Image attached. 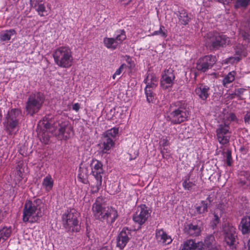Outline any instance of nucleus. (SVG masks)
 <instances>
[{"instance_id": "1", "label": "nucleus", "mask_w": 250, "mask_h": 250, "mask_svg": "<svg viewBox=\"0 0 250 250\" xmlns=\"http://www.w3.org/2000/svg\"><path fill=\"white\" fill-rule=\"evenodd\" d=\"M39 126L44 127L43 131L38 133V136L41 141L45 144L49 142L50 139L47 130L60 140H66L72 134V128L66 122H55L54 120L45 118L40 122Z\"/></svg>"}, {"instance_id": "2", "label": "nucleus", "mask_w": 250, "mask_h": 250, "mask_svg": "<svg viewBox=\"0 0 250 250\" xmlns=\"http://www.w3.org/2000/svg\"><path fill=\"white\" fill-rule=\"evenodd\" d=\"M101 199H97L92 206L93 215L96 219L108 224L113 223L118 217L116 209L111 207L106 206L100 202Z\"/></svg>"}, {"instance_id": "3", "label": "nucleus", "mask_w": 250, "mask_h": 250, "mask_svg": "<svg viewBox=\"0 0 250 250\" xmlns=\"http://www.w3.org/2000/svg\"><path fill=\"white\" fill-rule=\"evenodd\" d=\"M44 205L40 199L26 201L23 210L22 220L24 222L34 223L42 215Z\"/></svg>"}, {"instance_id": "4", "label": "nucleus", "mask_w": 250, "mask_h": 250, "mask_svg": "<svg viewBox=\"0 0 250 250\" xmlns=\"http://www.w3.org/2000/svg\"><path fill=\"white\" fill-rule=\"evenodd\" d=\"M189 117V111L187 105L178 102L170 105L166 118L172 124H178L187 121Z\"/></svg>"}, {"instance_id": "5", "label": "nucleus", "mask_w": 250, "mask_h": 250, "mask_svg": "<svg viewBox=\"0 0 250 250\" xmlns=\"http://www.w3.org/2000/svg\"><path fill=\"white\" fill-rule=\"evenodd\" d=\"M55 62L60 67L68 68L73 63V57L71 49L62 46L57 48L53 54Z\"/></svg>"}, {"instance_id": "6", "label": "nucleus", "mask_w": 250, "mask_h": 250, "mask_svg": "<svg viewBox=\"0 0 250 250\" xmlns=\"http://www.w3.org/2000/svg\"><path fill=\"white\" fill-rule=\"evenodd\" d=\"M79 213L71 208L65 211L62 216L63 226L67 232H78L80 229L78 219Z\"/></svg>"}, {"instance_id": "7", "label": "nucleus", "mask_w": 250, "mask_h": 250, "mask_svg": "<svg viewBox=\"0 0 250 250\" xmlns=\"http://www.w3.org/2000/svg\"><path fill=\"white\" fill-rule=\"evenodd\" d=\"M230 43V39L226 35L217 32H209L207 35L206 45L211 50H216L225 47Z\"/></svg>"}, {"instance_id": "8", "label": "nucleus", "mask_w": 250, "mask_h": 250, "mask_svg": "<svg viewBox=\"0 0 250 250\" xmlns=\"http://www.w3.org/2000/svg\"><path fill=\"white\" fill-rule=\"evenodd\" d=\"M21 117V111L17 108H13L8 111L4 122V126L9 134H13L19 125Z\"/></svg>"}, {"instance_id": "9", "label": "nucleus", "mask_w": 250, "mask_h": 250, "mask_svg": "<svg viewBox=\"0 0 250 250\" xmlns=\"http://www.w3.org/2000/svg\"><path fill=\"white\" fill-rule=\"evenodd\" d=\"M44 96L40 93L37 92L30 95L26 102V110L27 113L33 116L37 113L44 102Z\"/></svg>"}, {"instance_id": "10", "label": "nucleus", "mask_w": 250, "mask_h": 250, "mask_svg": "<svg viewBox=\"0 0 250 250\" xmlns=\"http://www.w3.org/2000/svg\"><path fill=\"white\" fill-rule=\"evenodd\" d=\"M217 61L215 56L209 55L200 58L196 63L197 70L204 73L211 69Z\"/></svg>"}, {"instance_id": "11", "label": "nucleus", "mask_w": 250, "mask_h": 250, "mask_svg": "<svg viewBox=\"0 0 250 250\" xmlns=\"http://www.w3.org/2000/svg\"><path fill=\"white\" fill-rule=\"evenodd\" d=\"M151 211L145 205H141L137 208L134 214L133 219L140 225L144 224L150 216Z\"/></svg>"}, {"instance_id": "12", "label": "nucleus", "mask_w": 250, "mask_h": 250, "mask_svg": "<svg viewBox=\"0 0 250 250\" xmlns=\"http://www.w3.org/2000/svg\"><path fill=\"white\" fill-rule=\"evenodd\" d=\"M217 139L221 145H226L229 143L230 132L229 125L224 123L219 125L216 131Z\"/></svg>"}, {"instance_id": "13", "label": "nucleus", "mask_w": 250, "mask_h": 250, "mask_svg": "<svg viewBox=\"0 0 250 250\" xmlns=\"http://www.w3.org/2000/svg\"><path fill=\"white\" fill-rule=\"evenodd\" d=\"M126 39V35L124 30H120L119 34L116 35V38H107L104 39V45L108 49L114 50L117 48L119 44L121 43Z\"/></svg>"}, {"instance_id": "14", "label": "nucleus", "mask_w": 250, "mask_h": 250, "mask_svg": "<svg viewBox=\"0 0 250 250\" xmlns=\"http://www.w3.org/2000/svg\"><path fill=\"white\" fill-rule=\"evenodd\" d=\"M223 231L225 236V240L228 245H234L237 234L236 229L230 224H225L223 228Z\"/></svg>"}, {"instance_id": "15", "label": "nucleus", "mask_w": 250, "mask_h": 250, "mask_svg": "<svg viewBox=\"0 0 250 250\" xmlns=\"http://www.w3.org/2000/svg\"><path fill=\"white\" fill-rule=\"evenodd\" d=\"M131 231L127 228H124L116 238V246L120 249H123L131 238Z\"/></svg>"}, {"instance_id": "16", "label": "nucleus", "mask_w": 250, "mask_h": 250, "mask_svg": "<svg viewBox=\"0 0 250 250\" xmlns=\"http://www.w3.org/2000/svg\"><path fill=\"white\" fill-rule=\"evenodd\" d=\"M175 75L172 69L166 70L161 79V85L164 89L171 87L173 84Z\"/></svg>"}, {"instance_id": "17", "label": "nucleus", "mask_w": 250, "mask_h": 250, "mask_svg": "<svg viewBox=\"0 0 250 250\" xmlns=\"http://www.w3.org/2000/svg\"><path fill=\"white\" fill-rule=\"evenodd\" d=\"M30 5L40 16L48 15L44 0H30Z\"/></svg>"}, {"instance_id": "18", "label": "nucleus", "mask_w": 250, "mask_h": 250, "mask_svg": "<svg viewBox=\"0 0 250 250\" xmlns=\"http://www.w3.org/2000/svg\"><path fill=\"white\" fill-rule=\"evenodd\" d=\"M91 173L95 179H102L104 172L102 163L97 160H93L91 163Z\"/></svg>"}, {"instance_id": "19", "label": "nucleus", "mask_w": 250, "mask_h": 250, "mask_svg": "<svg viewBox=\"0 0 250 250\" xmlns=\"http://www.w3.org/2000/svg\"><path fill=\"white\" fill-rule=\"evenodd\" d=\"M155 237L157 241L162 244L167 245L170 244L172 239L168 235L163 229H157L155 232Z\"/></svg>"}, {"instance_id": "20", "label": "nucleus", "mask_w": 250, "mask_h": 250, "mask_svg": "<svg viewBox=\"0 0 250 250\" xmlns=\"http://www.w3.org/2000/svg\"><path fill=\"white\" fill-rule=\"evenodd\" d=\"M209 87L208 85L200 84L195 90V94L200 99L206 101L209 95Z\"/></svg>"}, {"instance_id": "21", "label": "nucleus", "mask_w": 250, "mask_h": 250, "mask_svg": "<svg viewBox=\"0 0 250 250\" xmlns=\"http://www.w3.org/2000/svg\"><path fill=\"white\" fill-rule=\"evenodd\" d=\"M203 247V242H196L192 239H189L184 243L183 247L181 250H202Z\"/></svg>"}, {"instance_id": "22", "label": "nucleus", "mask_w": 250, "mask_h": 250, "mask_svg": "<svg viewBox=\"0 0 250 250\" xmlns=\"http://www.w3.org/2000/svg\"><path fill=\"white\" fill-rule=\"evenodd\" d=\"M144 82L146 84L145 89L153 90L158 84V78L153 74H148Z\"/></svg>"}, {"instance_id": "23", "label": "nucleus", "mask_w": 250, "mask_h": 250, "mask_svg": "<svg viewBox=\"0 0 250 250\" xmlns=\"http://www.w3.org/2000/svg\"><path fill=\"white\" fill-rule=\"evenodd\" d=\"M200 231V228L198 225L192 224L187 225L184 228V232L192 236H198Z\"/></svg>"}, {"instance_id": "24", "label": "nucleus", "mask_w": 250, "mask_h": 250, "mask_svg": "<svg viewBox=\"0 0 250 250\" xmlns=\"http://www.w3.org/2000/svg\"><path fill=\"white\" fill-rule=\"evenodd\" d=\"M103 152L107 153V151L114 146V140L104 135H103L102 139Z\"/></svg>"}, {"instance_id": "25", "label": "nucleus", "mask_w": 250, "mask_h": 250, "mask_svg": "<svg viewBox=\"0 0 250 250\" xmlns=\"http://www.w3.org/2000/svg\"><path fill=\"white\" fill-rule=\"evenodd\" d=\"M203 244L202 250H204L206 247L208 250H217L215 246L214 237L212 235L208 236L205 240V243Z\"/></svg>"}, {"instance_id": "26", "label": "nucleus", "mask_w": 250, "mask_h": 250, "mask_svg": "<svg viewBox=\"0 0 250 250\" xmlns=\"http://www.w3.org/2000/svg\"><path fill=\"white\" fill-rule=\"evenodd\" d=\"M243 234H246L250 232V217H245L242 219L239 226Z\"/></svg>"}, {"instance_id": "27", "label": "nucleus", "mask_w": 250, "mask_h": 250, "mask_svg": "<svg viewBox=\"0 0 250 250\" xmlns=\"http://www.w3.org/2000/svg\"><path fill=\"white\" fill-rule=\"evenodd\" d=\"M241 176L238 183L239 185L245 188L250 189V174L244 172Z\"/></svg>"}, {"instance_id": "28", "label": "nucleus", "mask_w": 250, "mask_h": 250, "mask_svg": "<svg viewBox=\"0 0 250 250\" xmlns=\"http://www.w3.org/2000/svg\"><path fill=\"white\" fill-rule=\"evenodd\" d=\"M89 175L88 168L87 167H80L78 177L81 182L85 184L87 183V177Z\"/></svg>"}, {"instance_id": "29", "label": "nucleus", "mask_w": 250, "mask_h": 250, "mask_svg": "<svg viewBox=\"0 0 250 250\" xmlns=\"http://www.w3.org/2000/svg\"><path fill=\"white\" fill-rule=\"evenodd\" d=\"M54 184L53 180L50 175H48L43 180L42 186L46 191H50L52 189Z\"/></svg>"}, {"instance_id": "30", "label": "nucleus", "mask_w": 250, "mask_h": 250, "mask_svg": "<svg viewBox=\"0 0 250 250\" xmlns=\"http://www.w3.org/2000/svg\"><path fill=\"white\" fill-rule=\"evenodd\" d=\"M178 18L181 23L184 25L188 24L190 20L188 13L184 9L179 11Z\"/></svg>"}, {"instance_id": "31", "label": "nucleus", "mask_w": 250, "mask_h": 250, "mask_svg": "<svg viewBox=\"0 0 250 250\" xmlns=\"http://www.w3.org/2000/svg\"><path fill=\"white\" fill-rule=\"evenodd\" d=\"M16 34L14 29H10L2 32L0 35V40L1 41H7L10 40L11 36Z\"/></svg>"}, {"instance_id": "32", "label": "nucleus", "mask_w": 250, "mask_h": 250, "mask_svg": "<svg viewBox=\"0 0 250 250\" xmlns=\"http://www.w3.org/2000/svg\"><path fill=\"white\" fill-rule=\"evenodd\" d=\"M196 212L199 214H203L208 211V204L202 201L199 205L195 206Z\"/></svg>"}, {"instance_id": "33", "label": "nucleus", "mask_w": 250, "mask_h": 250, "mask_svg": "<svg viewBox=\"0 0 250 250\" xmlns=\"http://www.w3.org/2000/svg\"><path fill=\"white\" fill-rule=\"evenodd\" d=\"M11 228L10 227H3L2 229H0V236L2 240H6L11 234Z\"/></svg>"}, {"instance_id": "34", "label": "nucleus", "mask_w": 250, "mask_h": 250, "mask_svg": "<svg viewBox=\"0 0 250 250\" xmlns=\"http://www.w3.org/2000/svg\"><path fill=\"white\" fill-rule=\"evenodd\" d=\"M235 74V72L234 71H231L224 77L223 80V84L225 87H227L228 84L234 80Z\"/></svg>"}, {"instance_id": "35", "label": "nucleus", "mask_w": 250, "mask_h": 250, "mask_svg": "<svg viewBox=\"0 0 250 250\" xmlns=\"http://www.w3.org/2000/svg\"><path fill=\"white\" fill-rule=\"evenodd\" d=\"M119 132V129L117 127H113L110 129L107 130L104 135L112 138L114 140L117 136Z\"/></svg>"}, {"instance_id": "36", "label": "nucleus", "mask_w": 250, "mask_h": 250, "mask_svg": "<svg viewBox=\"0 0 250 250\" xmlns=\"http://www.w3.org/2000/svg\"><path fill=\"white\" fill-rule=\"evenodd\" d=\"M194 182H191L189 180V178L185 179L183 183L182 186L185 190H190L194 189L195 186Z\"/></svg>"}, {"instance_id": "37", "label": "nucleus", "mask_w": 250, "mask_h": 250, "mask_svg": "<svg viewBox=\"0 0 250 250\" xmlns=\"http://www.w3.org/2000/svg\"><path fill=\"white\" fill-rule=\"evenodd\" d=\"M250 3V0H236L234 7L235 8H246Z\"/></svg>"}, {"instance_id": "38", "label": "nucleus", "mask_w": 250, "mask_h": 250, "mask_svg": "<svg viewBox=\"0 0 250 250\" xmlns=\"http://www.w3.org/2000/svg\"><path fill=\"white\" fill-rule=\"evenodd\" d=\"M235 50L236 54L240 56L245 57L246 56V47L244 45L238 44L236 46Z\"/></svg>"}, {"instance_id": "39", "label": "nucleus", "mask_w": 250, "mask_h": 250, "mask_svg": "<svg viewBox=\"0 0 250 250\" xmlns=\"http://www.w3.org/2000/svg\"><path fill=\"white\" fill-rule=\"evenodd\" d=\"M95 185L91 186V192L92 193L98 192L102 186V179H95Z\"/></svg>"}, {"instance_id": "40", "label": "nucleus", "mask_w": 250, "mask_h": 250, "mask_svg": "<svg viewBox=\"0 0 250 250\" xmlns=\"http://www.w3.org/2000/svg\"><path fill=\"white\" fill-rule=\"evenodd\" d=\"M152 36L155 35H160L163 38H165L167 36V30H165L164 26H160V29L159 30L154 31L152 34Z\"/></svg>"}, {"instance_id": "41", "label": "nucleus", "mask_w": 250, "mask_h": 250, "mask_svg": "<svg viewBox=\"0 0 250 250\" xmlns=\"http://www.w3.org/2000/svg\"><path fill=\"white\" fill-rule=\"evenodd\" d=\"M145 90L147 101L149 103H153L154 100V95L152 91L153 90H150L148 89Z\"/></svg>"}, {"instance_id": "42", "label": "nucleus", "mask_w": 250, "mask_h": 250, "mask_svg": "<svg viewBox=\"0 0 250 250\" xmlns=\"http://www.w3.org/2000/svg\"><path fill=\"white\" fill-rule=\"evenodd\" d=\"M226 163L228 166H230L232 163L231 152L230 150L228 149L226 152Z\"/></svg>"}, {"instance_id": "43", "label": "nucleus", "mask_w": 250, "mask_h": 250, "mask_svg": "<svg viewBox=\"0 0 250 250\" xmlns=\"http://www.w3.org/2000/svg\"><path fill=\"white\" fill-rule=\"evenodd\" d=\"M19 153L23 156H27L29 152L26 149V146L25 145H22L19 150Z\"/></svg>"}, {"instance_id": "44", "label": "nucleus", "mask_w": 250, "mask_h": 250, "mask_svg": "<svg viewBox=\"0 0 250 250\" xmlns=\"http://www.w3.org/2000/svg\"><path fill=\"white\" fill-rule=\"evenodd\" d=\"M218 209H216L213 213V218L212 219L213 224L215 226L218 224L220 220V216L218 215Z\"/></svg>"}, {"instance_id": "45", "label": "nucleus", "mask_w": 250, "mask_h": 250, "mask_svg": "<svg viewBox=\"0 0 250 250\" xmlns=\"http://www.w3.org/2000/svg\"><path fill=\"white\" fill-rule=\"evenodd\" d=\"M125 64H122L120 67L116 71L115 73L113 75L112 78L113 79H115L116 76L117 75H120L122 71V70L125 67Z\"/></svg>"}, {"instance_id": "46", "label": "nucleus", "mask_w": 250, "mask_h": 250, "mask_svg": "<svg viewBox=\"0 0 250 250\" xmlns=\"http://www.w3.org/2000/svg\"><path fill=\"white\" fill-rule=\"evenodd\" d=\"M168 140L167 138H162L160 142V146H168Z\"/></svg>"}, {"instance_id": "47", "label": "nucleus", "mask_w": 250, "mask_h": 250, "mask_svg": "<svg viewBox=\"0 0 250 250\" xmlns=\"http://www.w3.org/2000/svg\"><path fill=\"white\" fill-rule=\"evenodd\" d=\"M241 36L243 38V39L245 40L246 42H247L248 43L250 42V39L249 38V34L248 33L243 31L241 32Z\"/></svg>"}, {"instance_id": "48", "label": "nucleus", "mask_w": 250, "mask_h": 250, "mask_svg": "<svg viewBox=\"0 0 250 250\" xmlns=\"http://www.w3.org/2000/svg\"><path fill=\"white\" fill-rule=\"evenodd\" d=\"M244 121L246 123L250 124V110L245 115Z\"/></svg>"}, {"instance_id": "49", "label": "nucleus", "mask_w": 250, "mask_h": 250, "mask_svg": "<svg viewBox=\"0 0 250 250\" xmlns=\"http://www.w3.org/2000/svg\"><path fill=\"white\" fill-rule=\"evenodd\" d=\"M160 151L161 153L162 154L163 157H165V155L167 156V153H168L167 151V149L166 148V147L164 146H160Z\"/></svg>"}, {"instance_id": "50", "label": "nucleus", "mask_w": 250, "mask_h": 250, "mask_svg": "<svg viewBox=\"0 0 250 250\" xmlns=\"http://www.w3.org/2000/svg\"><path fill=\"white\" fill-rule=\"evenodd\" d=\"M245 89L244 88H238L235 91V95L237 96H240L241 94H242L245 91Z\"/></svg>"}, {"instance_id": "51", "label": "nucleus", "mask_w": 250, "mask_h": 250, "mask_svg": "<svg viewBox=\"0 0 250 250\" xmlns=\"http://www.w3.org/2000/svg\"><path fill=\"white\" fill-rule=\"evenodd\" d=\"M80 108V104L79 103H75L73 105L72 109L78 112Z\"/></svg>"}, {"instance_id": "52", "label": "nucleus", "mask_w": 250, "mask_h": 250, "mask_svg": "<svg viewBox=\"0 0 250 250\" xmlns=\"http://www.w3.org/2000/svg\"><path fill=\"white\" fill-rule=\"evenodd\" d=\"M218 0L219 2H222L223 3H229L232 0Z\"/></svg>"}, {"instance_id": "53", "label": "nucleus", "mask_w": 250, "mask_h": 250, "mask_svg": "<svg viewBox=\"0 0 250 250\" xmlns=\"http://www.w3.org/2000/svg\"><path fill=\"white\" fill-rule=\"evenodd\" d=\"M125 58H126L125 61H126L128 63L130 64V63H131V61H132V60H131V59L129 57V56H126L125 57Z\"/></svg>"}, {"instance_id": "54", "label": "nucleus", "mask_w": 250, "mask_h": 250, "mask_svg": "<svg viewBox=\"0 0 250 250\" xmlns=\"http://www.w3.org/2000/svg\"><path fill=\"white\" fill-rule=\"evenodd\" d=\"M124 4L126 5L128 4L132 0H121Z\"/></svg>"}, {"instance_id": "55", "label": "nucleus", "mask_w": 250, "mask_h": 250, "mask_svg": "<svg viewBox=\"0 0 250 250\" xmlns=\"http://www.w3.org/2000/svg\"><path fill=\"white\" fill-rule=\"evenodd\" d=\"M248 250H250V238L249 239L248 242Z\"/></svg>"}, {"instance_id": "56", "label": "nucleus", "mask_w": 250, "mask_h": 250, "mask_svg": "<svg viewBox=\"0 0 250 250\" xmlns=\"http://www.w3.org/2000/svg\"><path fill=\"white\" fill-rule=\"evenodd\" d=\"M1 119H2V113H1V110L0 108V123L1 121Z\"/></svg>"}, {"instance_id": "57", "label": "nucleus", "mask_w": 250, "mask_h": 250, "mask_svg": "<svg viewBox=\"0 0 250 250\" xmlns=\"http://www.w3.org/2000/svg\"><path fill=\"white\" fill-rule=\"evenodd\" d=\"M100 250H109L107 248L104 247L101 248Z\"/></svg>"}, {"instance_id": "58", "label": "nucleus", "mask_w": 250, "mask_h": 250, "mask_svg": "<svg viewBox=\"0 0 250 250\" xmlns=\"http://www.w3.org/2000/svg\"><path fill=\"white\" fill-rule=\"evenodd\" d=\"M235 117V116L234 115V114H231V118L232 120H233Z\"/></svg>"}, {"instance_id": "59", "label": "nucleus", "mask_w": 250, "mask_h": 250, "mask_svg": "<svg viewBox=\"0 0 250 250\" xmlns=\"http://www.w3.org/2000/svg\"><path fill=\"white\" fill-rule=\"evenodd\" d=\"M235 59L237 61V62H238L240 60V58L239 57H237Z\"/></svg>"}]
</instances>
